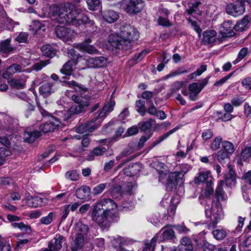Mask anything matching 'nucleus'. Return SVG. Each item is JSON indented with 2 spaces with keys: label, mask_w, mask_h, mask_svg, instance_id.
Instances as JSON below:
<instances>
[{
  "label": "nucleus",
  "mask_w": 251,
  "mask_h": 251,
  "mask_svg": "<svg viewBox=\"0 0 251 251\" xmlns=\"http://www.w3.org/2000/svg\"><path fill=\"white\" fill-rule=\"evenodd\" d=\"M195 141H193L192 144L190 146H187L186 152L185 153L183 151H177L175 154V156L176 158V159L179 161L181 159L184 158L186 156L187 153L192 150L193 148V145L194 144Z\"/></svg>",
  "instance_id": "8fccbe9b"
},
{
  "label": "nucleus",
  "mask_w": 251,
  "mask_h": 251,
  "mask_svg": "<svg viewBox=\"0 0 251 251\" xmlns=\"http://www.w3.org/2000/svg\"><path fill=\"white\" fill-rule=\"evenodd\" d=\"M222 146L225 150L224 151L228 155L232 154L235 150L234 146L229 141H223L222 143Z\"/></svg>",
  "instance_id": "37998d69"
},
{
  "label": "nucleus",
  "mask_w": 251,
  "mask_h": 251,
  "mask_svg": "<svg viewBox=\"0 0 251 251\" xmlns=\"http://www.w3.org/2000/svg\"><path fill=\"white\" fill-rule=\"evenodd\" d=\"M26 77L23 76V77L19 79H12L8 81L9 83L13 88L17 89H23L25 85Z\"/></svg>",
  "instance_id": "2f4dec72"
},
{
  "label": "nucleus",
  "mask_w": 251,
  "mask_h": 251,
  "mask_svg": "<svg viewBox=\"0 0 251 251\" xmlns=\"http://www.w3.org/2000/svg\"><path fill=\"white\" fill-rule=\"evenodd\" d=\"M217 33L215 30H207L203 34L202 42L205 44H210L216 41Z\"/></svg>",
  "instance_id": "7c9ffc66"
},
{
  "label": "nucleus",
  "mask_w": 251,
  "mask_h": 251,
  "mask_svg": "<svg viewBox=\"0 0 251 251\" xmlns=\"http://www.w3.org/2000/svg\"><path fill=\"white\" fill-rule=\"evenodd\" d=\"M141 166L139 163H134L129 165L128 167L124 169V174L126 176L136 175L141 171Z\"/></svg>",
  "instance_id": "412c9836"
},
{
  "label": "nucleus",
  "mask_w": 251,
  "mask_h": 251,
  "mask_svg": "<svg viewBox=\"0 0 251 251\" xmlns=\"http://www.w3.org/2000/svg\"><path fill=\"white\" fill-rule=\"evenodd\" d=\"M137 29L130 25H125L121 28L120 35L117 33L109 36L108 43L110 49L128 50L132 47V43L139 38Z\"/></svg>",
  "instance_id": "7ed1b4c3"
},
{
  "label": "nucleus",
  "mask_w": 251,
  "mask_h": 251,
  "mask_svg": "<svg viewBox=\"0 0 251 251\" xmlns=\"http://www.w3.org/2000/svg\"><path fill=\"white\" fill-rule=\"evenodd\" d=\"M225 179L227 185L231 186L235 183V176L234 172L231 169H229L227 174H225Z\"/></svg>",
  "instance_id": "ea45409f"
},
{
  "label": "nucleus",
  "mask_w": 251,
  "mask_h": 251,
  "mask_svg": "<svg viewBox=\"0 0 251 251\" xmlns=\"http://www.w3.org/2000/svg\"><path fill=\"white\" fill-rule=\"evenodd\" d=\"M188 90L189 92V98L190 100L194 101L198 98V96L200 93V89L199 88V84L193 82L189 85Z\"/></svg>",
  "instance_id": "4be33fe9"
},
{
  "label": "nucleus",
  "mask_w": 251,
  "mask_h": 251,
  "mask_svg": "<svg viewBox=\"0 0 251 251\" xmlns=\"http://www.w3.org/2000/svg\"><path fill=\"white\" fill-rule=\"evenodd\" d=\"M10 151L5 148H0V166L3 164L4 158L9 155Z\"/></svg>",
  "instance_id": "052dcab7"
},
{
  "label": "nucleus",
  "mask_w": 251,
  "mask_h": 251,
  "mask_svg": "<svg viewBox=\"0 0 251 251\" xmlns=\"http://www.w3.org/2000/svg\"><path fill=\"white\" fill-rule=\"evenodd\" d=\"M242 85L246 90H251V76L243 79L241 82Z\"/></svg>",
  "instance_id": "69168bd1"
},
{
  "label": "nucleus",
  "mask_w": 251,
  "mask_h": 251,
  "mask_svg": "<svg viewBox=\"0 0 251 251\" xmlns=\"http://www.w3.org/2000/svg\"><path fill=\"white\" fill-rule=\"evenodd\" d=\"M103 19L108 23H112L117 21L119 16L118 14L112 10H107L104 11H100Z\"/></svg>",
  "instance_id": "6ab92c4d"
},
{
  "label": "nucleus",
  "mask_w": 251,
  "mask_h": 251,
  "mask_svg": "<svg viewBox=\"0 0 251 251\" xmlns=\"http://www.w3.org/2000/svg\"><path fill=\"white\" fill-rule=\"evenodd\" d=\"M251 157V147H246L241 151V157L245 161L249 160Z\"/></svg>",
  "instance_id": "603ef678"
},
{
  "label": "nucleus",
  "mask_w": 251,
  "mask_h": 251,
  "mask_svg": "<svg viewBox=\"0 0 251 251\" xmlns=\"http://www.w3.org/2000/svg\"><path fill=\"white\" fill-rule=\"evenodd\" d=\"M65 241L64 237L60 235L56 234L54 237L49 242L48 248L42 249L41 251H57L62 247Z\"/></svg>",
  "instance_id": "f8f14e48"
},
{
  "label": "nucleus",
  "mask_w": 251,
  "mask_h": 251,
  "mask_svg": "<svg viewBox=\"0 0 251 251\" xmlns=\"http://www.w3.org/2000/svg\"><path fill=\"white\" fill-rule=\"evenodd\" d=\"M77 64L76 60H70L67 61L63 66L62 68L60 69V72L65 76L63 77L64 79H69L73 73V67Z\"/></svg>",
  "instance_id": "f3484780"
},
{
  "label": "nucleus",
  "mask_w": 251,
  "mask_h": 251,
  "mask_svg": "<svg viewBox=\"0 0 251 251\" xmlns=\"http://www.w3.org/2000/svg\"><path fill=\"white\" fill-rule=\"evenodd\" d=\"M179 202V197L177 195L172 197L170 199H164L161 202V204L163 206H165V203L169 204L170 207L168 209V211L172 215H174L175 214L176 207Z\"/></svg>",
  "instance_id": "a211bd4d"
},
{
  "label": "nucleus",
  "mask_w": 251,
  "mask_h": 251,
  "mask_svg": "<svg viewBox=\"0 0 251 251\" xmlns=\"http://www.w3.org/2000/svg\"><path fill=\"white\" fill-rule=\"evenodd\" d=\"M11 40L7 39L0 43V52L2 53H8L12 50L13 48L10 46Z\"/></svg>",
  "instance_id": "e433bc0d"
},
{
  "label": "nucleus",
  "mask_w": 251,
  "mask_h": 251,
  "mask_svg": "<svg viewBox=\"0 0 251 251\" xmlns=\"http://www.w3.org/2000/svg\"><path fill=\"white\" fill-rule=\"evenodd\" d=\"M214 237L217 240H222L226 235V231L223 228L217 229L213 231Z\"/></svg>",
  "instance_id": "de8ad7c7"
},
{
  "label": "nucleus",
  "mask_w": 251,
  "mask_h": 251,
  "mask_svg": "<svg viewBox=\"0 0 251 251\" xmlns=\"http://www.w3.org/2000/svg\"><path fill=\"white\" fill-rule=\"evenodd\" d=\"M83 60L84 63H85V67H82L81 69H84L86 67L90 68H102L106 66L108 63L107 58L103 56L89 58L83 59Z\"/></svg>",
  "instance_id": "1a4fd4ad"
},
{
  "label": "nucleus",
  "mask_w": 251,
  "mask_h": 251,
  "mask_svg": "<svg viewBox=\"0 0 251 251\" xmlns=\"http://www.w3.org/2000/svg\"><path fill=\"white\" fill-rule=\"evenodd\" d=\"M62 85L67 87H72V88L77 92H81L85 90L83 87L78 84L75 81H63Z\"/></svg>",
  "instance_id": "58836bf2"
},
{
  "label": "nucleus",
  "mask_w": 251,
  "mask_h": 251,
  "mask_svg": "<svg viewBox=\"0 0 251 251\" xmlns=\"http://www.w3.org/2000/svg\"><path fill=\"white\" fill-rule=\"evenodd\" d=\"M152 133H151L150 134L147 136L144 135L141 137L138 143V145H136L135 143H134V145H131L129 148H132V151L130 152H127L126 153V154H131L135 151H138L140 150L144 145L145 143L151 136Z\"/></svg>",
  "instance_id": "393cba45"
},
{
  "label": "nucleus",
  "mask_w": 251,
  "mask_h": 251,
  "mask_svg": "<svg viewBox=\"0 0 251 251\" xmlns=\"http://www.w3.org/2000/svg\"><path fill=\"white\" fill-rule=\"evenodd\" d=\"M180 127L177 126L175 127V128L172 129L171 130H169L168 132H167L166 133L164 134L162 136H160L158 140H156L154 142L153 146L159 144L162 141H163L164 140L168 138L169 136H170L173 133L176 132L177 130L179 129Z\"/></svg>",
  "instance_id": "49530a36"
},
{
  "label": "nucleus",
  "mask_w": 251,
  "mask_h": 251,
  "mask_svg": "<svg viewBox=\"0 0 251 251\" xmlns=\"http://www.w3.org/2000/svg\"><path fill=\"white\" fill-rule=\"evenodd\" d=\"M119 4L120 8L129 14L140 12L145 5L143 0H122Z\"/></svg>",
  "instance_id": "6e6552de"
},
{
  "label": "nucleus",
  "mask_w": 251,
  "mask_h": 251,
  "mask_svg": "<svg viewBox=\"0 0 251 251\" xmlns=\"http://www.w3.org/2000/svg\"><path fill=\"white\" fill-rule=\"evenodd\" d=\"M68 53L69 55L73 57L72 60H76L77 62L78 61L84 62L83 59H85V58H82V56L79 54L76 53L75 49H71L69 50Z\"/></svg>",
  "instance_id": "5fc2aeb1"
},
{
  "label": "nucleus",
  "mask_w": 251,
  "mask_h": 251,
  "mask_svg": "<svg viewBox=\"0 0 251 251\" xmlns=\"http://www.w3.org/2000/svg\"><path fill=\"white\" fill-rule=\"evenodd\" d=\"M185 84L184 81H177L174 82L171 87V92L172 93H176L178 91L183 85Z\"/></svg>",
  "instance_id": "864d4df0"
},
{
  "label": "nucleus",
  "mask_w": 251,
  "mask_h": 251,
  "mask_svg": "<svg viewBox=\"0 0 251 251\" xmlns=\"http://www.w3.org/2000/svg\"><path fill=\"white\" fill-rule=\"evenodd\" d=\"M41 135L40 132L36 130L33 131L26 130L24 135V140L27 143H32Z\"/></svg>",
  "instance_id": "c85d7f7f"
},
{
  "label": "nucleus",
  "mask_w": 251,
  "mask_h": 251,
  "mask_svg": "<svg viewBox=\"0 0 251 251\" xmlns=\"http://www.w3.org/2000/svg\"><path fill=\"white\" fill-rule=\"evenodd\" d=\"M205 215L209 219V222L215 226L223 217L222 207L219 204L212 203L211 206L207 205L205 207Z\"/></svg>",
  "instance_id": "0eeeda50"
},
{
  "label": "nucleus",
  "mask_w": 251,
  "mask_h": 251,
  "mask_svg": "<svg viewBox=\"0 0 251 251\" xmlns=\"http://www.w3.org/2000/svg\"><path fill=\"white\" fill-rule=\"evenodd\" d=\"M175 232L173 230V226L167 225L163 227L160 231L157 237V240L159 242H162L165 240H171L175 237Z\"/></svg>",
  "instance_id": "2eb2a0df"
},
{
  "label": "nucleus",
  "mask_w": 251,
  "mask_h": 251,
  "mask_svg": "<svg viewBox=\"0 0 251 251\" xmlns=\"http://www.w3.org/2000/svg\"><path fill=\"white\" fill-rule=\"evenodd\" d=\"M158 235L154 236L151 240L146 241L145 242V247L144 248V251H153L157 240V237Z\"/></svg>",
  "instance_id": "79ce46f5"
},
{
  "label": "nucleus",
  "mask_w": 251,
  "mask_h": 251,
  "mask_svg": "<svg viewBox=\"0 0 251 251\" xmlns=\"http://www.w3.org/2000/svg\"><path fill=\"white\" fill-rule=\"evenodd\" d=\"M246 0H237L236 4L229 3L226 7V13L234 17H237L242 15L245 10L244 3Z\"/></svg>",
  "instance_id": "9d476101"
},
{
  "label": "nucleus",
  "mask_w": 251,
  "mask_h": 251,
  "mask_svg": "<svg viewBox=\"0 0 251 251\" xmlns=\"http://www.w3.org/2000/svg\"><path fill=\"white\" fill-rule=\"evenodd\" d=\"M211 180V173L209 171H202L199 172L198 175L195 177L194 181L196 184L204 182L207 181L210 182Z\"/></svg>",
  "instance_id": "b1692460"
},
{
  "label": "nucleus",
  "mask_w": 251,
  "mask_h": 251,
  "mask_svg": "<svg viewBox=\"0 0 251 251\" xmlns=\"http://www.w3.org/2000/svg\"><path fill=\"white\" fill-rule=\"evenodd\" d=\"M107 183H100L95 186L93 189L94 195H99L101 193L107 186Z\"/></svg>",
  "instance_id": "bf43d9fd"
},
{
  "label": "nucleus",
  "mask_w": 251,
  "mask_h": 251,
  "mask_svg": "<svg viewBox=\"0 0 251 251\" xmlns=\"http://www.w3.org/2000/svg\"><path fill=\"white\" fill-rule=\"evenodd\" d=\"M50 63L49 60L42 61L39 63H36L33 65V69L36 71L41 70L44 67Z\"/></svg>",
  "instance_id": "774afa93"
},
{
  "label": "nucleus",
  "mask_w": 251,
  "mask_h": 251,
  "mask_svg": "<svg viewBox=\"0 0 251 251\" xmlns=\"http://www.w3.org/2000/svg\"><path fill=\"white\" fill-rule=\"evenodd\" d=\"M41 17L49 16L58 23L71 24L79 27L86 25L92 26L94 30L97 27L94 21L91 20L86 15L82 14V9L72 3H66L59 6L50 5L48 10L47 8L42 9Z\"/></svg>",
  "instance_id": "f257e3e1"
},
{
  "label": "nucleus",
  "mask_w": 251,
  "mask_h": 251,
  "mask_svg": "<svg viewBox=\"0 0 251 251\" xmlns=\"http://www.w3.org/2000/svg\"><path fill=\"white\" fill-rule=\"evenodd\" d=\"M115 105V100L111 98L109 101L105 102L101 110H99L94 115L93 118L91 120L79 126L76 129V131L79 133H84L87 131L92 132L99 127L103 119L113 110Z\"/></svg>",
  "instance_id": "423d86ee"
},
{
  "label": "nucleus",
  "mask_w": 251,
  "mask_h": 251,
  "mask_svg": "<svg viewBox=\"0 0 251 251\" xmlns=\"http://www.w3.org/2000/svg\"><path fill=\"white\" fill-rule=\"evenodd\" d=\"M127 189L126 190V192L127 195H130V202L125 203L123 206V209L125 211L130 210L131 209L132 206L134 205V200L133 197L131 195L132 189L133 188V184L131 182H128L127 184Z\"/></svg>",
  "instance_id": "cd10ccee"
},
{
  "label": "nucleus",
  "mask_w": 251,
  "mask_h": 251,
  "mask_svg": "<svg viewBox=\"0 0 251 251\" xmlns=\"http://www.w3.org/2000/svg\"><path fill=\"white\" fill-rule=\"evenodd\" d=\"M244 100L242 97L237 96L232 99L231 102L233 106L237 107L240 105Z\"/></svg>",
  "instance_id": "e2e57ef3"
},
{
  "label": "nucleus",
  "mask_w": 251,
  "mask_h": 251,
  "mask_svg": "<svg viewBox=\"0 0 251 251\" xmlns=\"http://www.w3.org/2000/svg\"><path fill=\"white\" fill-rule=\"evenodd\" d=\"M0 16L1 18L0 19V26L5 27L9 29L11 28V27L9 26V25H12L13 23L11 19H9L6 17V12L3 10V7L0 4Z\"/></svg>",
  "instance_id": "a878e982"
},
{
  "label": "nucleus",
  "mask_w": 251,
  "mask_h": 251,
  "mask_svg": "<svg viewBox=\"0 0 251 251\" xmlns=\"http://www.w3.org/2000/svg\"><path fill=\"white\" fill-rule=\"evenodd\" d=\"M88 8L91 11H95L99 8L101 9V5L100 0H86Z\"/></svg>",
  "instance_id": "a19ab883"
},
{
  "label": "nucleus",
  "mask_w": 251,
  "mask_h": 251,
  "mask_svg": "<svg viewBox=\"0 0 251 251\" xmlns=\"http://www.w3.org/2000/svg\"><path fill=\"white\" fill-rule=\"evenodd\" d=\"M90 194V189L88 186H82L76 190L75 195L77 198L84 200L87 198Z\"/></svg>",
  "instance_id": "c756f323"
},
{
  "label": "nucleus",
  "mask_w": 251,
  "mask_h": 251,
  "mask_svg": "<svg viewBox=\"0 0 251 251\" xmlns=\"http://www.w3.org/2000/svg\"><path fill=\"white\" fill-rule=\"evenodd\" d=\"M72 99L75 102L67 111H59L55 112L53 116H50L45 110L39 107L41 114L43 117L49 116V121L42 124L40 126V130L44 133L53 131L56 128L65 126L64 121L69 119L72 115L78 114L82 111L85 105L82 103L81 98L77 95H73Z\"/></svg>",
  "instance_id": "f03ea898"
},
{
  "label": "nucleus",
  "mask_w": 251,
  "mask_h": 251,
  "mask_svg": "<svg viewBox=\"0 0 251 251\" xmlns=\"http://www.w3.org/2000/svg\"><path fill=\"white\" fill-rule=\"evenodd\" d=\"M74 47L80 51L86 52L89 54L96 53L98 51V50L93 46L85 43L77 44L74 46Z\"/></svg>",
  "instance_id": "5701e85b"
},
{
  "label": "nucleus",
  "mask_w": 251,
  "mask_h": 251,
  "mask_svg": "<svg viewBox=\"0 0 251 251\" xmlns=\"http://www.w3.org/2000/svg\"><path fill=\"white\" fill-rule=\"evenodd\" d=\"M55 33L57 36L64 42L72 40L76 35L74 30L62 26H57Z\"/></svg>",
  "instance_id": "9b49d317"
},
{
  "label": "nucleus",
  "mask_w": 251,
  "mask_h": 251,
  "mask_svg": "<svg viewBox=\"0 0 251 251\" xmlns=\"http://www.w3.org/2000/svg\"><path fill=\"white\" fill-rule=\"evenodd\" d=\"M66 177L67 178L71 180L76 181L78 179L79 175L76 171L72 170L68 171L66 173Z\"/></svg>",
  "instance_id": "6e6d98bb"
},
{
  "label": "nucleus",
  "mask_w": 251,
  "mask_h": 251,
  "mask_svg": "<svg viewBox=\"0 0 251 251\" xmlns=\"http://www.w3.org/2000/svg\"><path fill=\"white\" fill-rule=\"evenodd\" d=\"M224 181L220 180L216 190V197L219 201H225L227 199V195L223 190Z\"/></svg>",
  "instance_id": "f704fd0d"
},
{
  "label": "nucleus",
  "mask_w": 251,
  "mask_h": 251,
  "mask_svg": "<svg viewBox=\"0 0 251 251\" xmlns=\"http://www.w3.org/2000/svg\"><path fill=\"white\" fill-rule=\"evenodd\" d=\"M25 70L22 68L21 66L17 64H13L9 67L3 73V77L6 79H9L14 73L17 72H24Z\"/></svg>",
  "instance_id": "aec40b11"
},
{
  "label": "nucleus",
  "mask_w": 251,
  "mask_h": 251,
  "mask_svg": "<svg viewBox=\"0 0 251 251\" xmlns=\"http://www.w3.org/2000/svg\"><path fill=\"white\" fill-rule=\"evenodd\" d=\"M145 102L144 100H139L136 101L137 111L142 116H144L146 113Z\"/></svg>",
  "instance_id": "3c124183"
},
{
  "label": "nucleus",
  "mask_w": 251,
  "mask_h": 251,
  "mask_svg": "<svg viewBox=\"0 0 251 251\" xmlns=\"http://www.w3.org/2000/svg\"><path fill=\"white\" fill-rule=\"evenodd\" d=\"M11 226L14 228H18L22 230L25 231L27 233H30L31 229L30 226L24 224L23 223H13Z\"/></svg>",
  "instance_id": "09e8293b"
},
{
  "label": "nucleus",
  "mask_w": 251,
  "mask_h": 251,
  "mask_svg": "<svg viewBox=\"0 0 251 251\" xmlns=\"http://www.w3.org/2000/svg\"><path fill=\"white\" fill-rule=\"evenodd\" d=\"M249 17H245L234 25V30L237 31H242L249 27Z\"/></svg>",
  "instance_id": "72a5a7b5"
},
{
  "label": "nucleus",
  "mask_w": 251,
  "mask_h": 251,
  "mask_svg": "<svg viewBox=\"0 0 251 251\" xmlns=\"http://www.w3.org/2000/svg\"><path fill=\"white\" fill-rule=\"evenodd\" d=\"M173 227L181 233H187L189 231V229L185 226L183 223L180 225H174Z\"/></svg>",
  "instance_id": "680f3d73"
},
{
  "label": "nucleus",
  "mask_w": 251,
  "mask_h": 251,
  "mask_svg": "<svg viewBox=\"0 0 251 251\" xmlns=\"http://www.w3.org/2000/svg\"><path fill=\"white\" fill-rule=\"evenodd\" d=\"M222 139L220 137H217L215 138L211 144V149L213 151L217 150L219 148L221 144L222 143Z\"/></svg>",
  "instance_id": "13d9d810"
},
{
  "label": "nucleus",
  "mask_w": 251,
  "mask_h": 251,
  "mask_svg": "<svg viewBox=\"0 0 251 251\" xmlns=\"http://www.w3.org/2000/svg\"><path fill=\"white\" fill-rule=\"evenodd\" d=\"M55 218L56 214L54 212H50L47 216L41 218L40 221L42 224L48 225L50 224Z\"/></svg>",
  "instance_id": "a18cd8bd"
},
{
  "label": "nucleus",
  "mask_w": 251,
  "mask_h": 251,
  "mask_svg": "<svg viewBox=\"0 0 251 251\" xmlns=\"http://www.w3.org/2000/svg\"><path fill=\"white\" fill-rule=\"evenodd\" d=\"M84 241L83 236L80 235H75V240L71 244V249L73 251H76L82 247Z\"/></svg>",
  "instance_id": "473e14b6"
},
{
  "label": "nucleus",
  "mask_w": 251,
  "mask_h": 251,
  "mask_svg": "<svg viewBox=\"0 0 251 251\" xmlns=\"http://www.w3.org/2000/svg\"><path fill=\"white\" fill-rule=\"evenodd\" d=\"M34 28L36 33L40 31H44L45 30V26L44 24L41 23L39 21H35L33 24Z\"/></svg>",
  "instance_id": "338daca9"
},
{
  "label": "nucleus",
  "mask_w": 251,
  "mask_h": 251,
  "mask_svg": "<svg viewBox=\"0 0 251 251\" xmlns=\"http://www.w3.org/2000/svg\"><path fill=\"white\" fill-rule=\"evenodd\" d=\"M25 203L31 207H36L46 205L48 203V200L40 197H33L31 196H27L23 201Z\"/></svg>",
  "instance_id": "dca6fc26"
},
{
  "label": "nucleus",
  "mask_w": 251,
  "mask_h": 251,
  "mask_svg": "<svg viewBox=\"0 0 251 251\" xmlns=\"http://www.w3.org/2000/svg\"><path fill=\"white\" fill-rule=\"evenodd\" d=\"M159 175V181L166 185L175 186L180 185L183 182V176L190 169V166L188 164H182L180 166V170L171 173L169 175V170L164 163L159 162L153 164Z\"/></svg>",
  "instance_id": "20e7f679"
},
{
  "label": "nucleus",
  "mask_w": 251,
  "mask_h": 251,
  "mask_svg": "<svg viewBox=\"0 0 251 251\" xmlns=\"http://www.w3.org/2000/svg\"><path fill=\"white\" fill-rule=\"evenodd\" d=\"M89 230L88 226L81 222H78L75 224L74 232L75 235H80V236H84L86 235Z\"/></svg>",
  "instance_id": "bb28decb"
},
{
  "label": "nucleus",
  "mask_w": 251,
  "mask_h": 251,
  "mask_svg": "<svg viewBox=\"0 0 251 251\" xmlns=\"http://www.w3.org/2000/svg\"><path fill=\"white\" fill-rule=\"evenodd\" d=\"M118 212V205L110 199H103L98 201L94 206L92 211V219L99 225H102L112 219Z\"/></svg>",
  "instance_id": "39448f33"
},
{
  "label": "nucleus",
  "mask_w": 251,
  "mask_h": 251,
  "mask_svg": "<svg viewBox=\"0 0 251 251\" xmlns=\"http://www.w3.org/2000/svg\"><path fill=\"white\" fill-rule=\"evenodd\" d=\"M193 246L190 239L188 237H184L181 240L180 249L181 251H193Z\"/></svg>",
  "instance_id": "c9c22d12"
},
{
  "label": "nucleus",
  "mask_w": 251,
  "mask_h": 251,
  "mask_svg": "<svg viewBox=\"0 0 251 251\" xmlns=\"http://www.w3.org/2000/svg\"><path fill=\"white\" fill-rule=\"evenodd\" d=\"M122 175L119 174L117 176H116L113 180V181L115 183H118L119 185L116 187L114 188L113 190L112 191L111 193L112 195H114L115 192L116 193H121L122 191V186L121 183L120 182L121 179L122 178Z\"/></svg>",
  "instance_id": "4d7b16f0"
},
{
  "label": "nucleus",
  "mask_w": 251,
  "mask_h": 251,
  "mask_svg": "<svg viewBox=\"0 0 251 251\" xmlns=\"http://www.w3.org/2000/svg\"><path fill=\"white\" fill-rule=\"evenodd\" d=\"M233 29H234V25L231 21L224 22L219 27L221 37L224 38L233 36L234 35Z\"/></svg>",
  "instance_id": "4468645a"
},
{
  "label": "nucleus",
  "mask_w": 251,
  "mask_h": 251,
  "mask_svg": "<svg viewBox=\"0 0 251 251\" xmlns=\"http://www.w3.org/2000/svg\"><path fill=\"white\" fill-rule=\"evenodd\" d=\"M55 90V83L48 80L42 82L39 88L40 94L44 98L50 96Z\"/></svg>",
  "instance_id": "ddd939ff"
},
{
  "label": "nucleus",
  "mask_w": 251,
  "mask_h": 251,
  "mask_svg": "<svg viewBox=\"0 0 251 251\" xmlns=\"http://www.w3.org/2000/svg\"><path fill=\"white\" fill-rule=\"evenodd\" d=\"M212 157L214 159H216L219 162L223 163L225 159L229 157V155L224 151L220 150L217 153L213 154Z\"/></svg>",
  "instance_id": "c03bdc74"
},
{
  "label": "nucleus",
  "mask_w": 251,
  "mask_h": 251,
  "mask_svg": "<svg viewBox=\"0 0 251 251\" xmlns=\"http://www.w3.org/2000/svg\"><path fill=\"white\" fill-rule=\"evenodd\" d=\"M153 122V121L151 120L149 121H147L144 123L143 124H142V126H141V130L144 131H148L150 134L151 133L150 130V128L152 126Z\"/></svg>",
  "instance_id": "0e129e2a"
},
{
  "label": "nucleus",
  "mask_w": 251,
  "mask_h": 251,
  "mask_svg": "<svg viewBox=\"0 0 251 251\" xmlns=\"http://www.w3.org/2000/svg\"><path fill=\"white\" fill-rule=\"evenodd\" d=\"M41 50L44 56L49 57H52L56 53L55 50L50 45L43 46Z\"/></svg>",
  "instance_id": "4c0bfd02"
}]
</instances>
